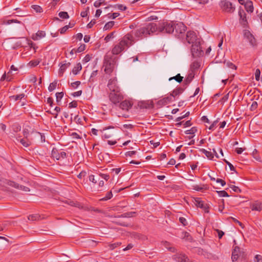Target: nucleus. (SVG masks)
Returning a JSON list of instances; mask_svg holds the SVG:
<instances>
[{"label": "nucleus", "instance_id": "nucleus-1", "mask_svg": "<svg viewBox=\"0 0 262 262\" xmlns=\"http://www.w3.org/2000/svg\"><path fill=\"white\" fill-rule=\"evenodd\" d=\"M134 42L133 35L130 34H127L121 39L118 43L114 46L112 50V54L113 55H118L133 45Z\"/></svg>", "mask_w": 262, "mask_h": 262}, {"label": "nucleus", "instance_id": "nucleus-2", "mask_svg": "<svg viewBox=\"0 0 262 262\" xmlns=\"http://www.w3.org/2000/svg\"><path fill=\"white\" fill-rule=\"evenodd\" d=\"M158 30L157 25L155 23H149L145 26L135 30V36L138 38H143L147 37L154 33H156Z\"/></svg>", "mask_w": 262, "mask_h": 262}, {"label": "nucleus", "instance_id": "nucleus-3", "mask_svg": "<svg viewBox=\"0 0 262 262\" xmlns=\"http://www.w3.org/2000/svg\"><path fill=\"white\" fill-rule=\"evenodd\" d=\"M117 58L113 55L106 54L104 58L103 67L104 72L106 74H110L114 71L116 63Z\"/></svg>", "mask_w": 262, "mask_h": 262}, {"label": "nucleus", "instance_id": "nucleus-4", "mask_svg": "<svg viewBox=\"0 0 262 262\" xmlns=\"http://www.w3.org/2000/svg\"><path fill=\"white\" fill-rule=\"evenodd\" d=\"M158 27L157 32L167 33H173L174 31V24L172 23H163L162 24L159 25Z\"/></svg>", "mask_w": 262, "mask_h": 262}, {"label": "nucleus", "instance_id": "nucleus-5", "mask_svg": "<svg viewBox=\"0 0 262 262\" xmlns=\"http://www.w3.org/2000/svg\"><path fill=\"white\" fill-rule=\"evenodd\" d=\"M191 52L193 57H198L203 56L204 52L201 47V40L192 45Z\"/></svg>", "mask_w": 262, "mask_h": 262}, {"label": "nucleus", "instance_id": "nucleus-6", "mask_svg": "<svg viewBox=\"0 0 262 262\" xmlns=\"http://www.w3.org/2000/svg\"><path fill=\"white\" fill-rule=\"evenodd\" d=\"M116 127L114 126H108L104 127L100 132L102 133V138L106 139L115 137L117 135V132L115 130L108 131L110 129H115Z\"/></svg>", "mask_w": 262, "mask_h": 262}, {"label": "nucleus", "instance_id": "nucleus-7", "mask_svg": "<svg viewBox=\"0 0 262 262\" xmlns=\"http://www.w3.org/2000/svg\"><path fill=\"white\" fill-rule=\"evenodd\" d=\"M220 5L223 11L232 13L235 10V7L232 6V3L226 0L221 1Z\"/></svg>", "mask_w": 262, "mask_h": 262}, {"label": "nucleus", "instance_id": "nucleus-8", "mask_svg": "<svg viewBox=\"0 0 262 262\" xmlns=\"http://www.w3.org/2000/svg\"><path fill=\"white\" fill-rule=\"evenodd\" d=\"M51 157L57 160H61L67 158V154L65 151L59 150L54 147L51 152Z\"/></svg>", "mask_w": 262, "mask_h": 262}, {"label": "nucleus", "instance_id": "nucleus-9", "mask_svg": "<svg viewBox=\"0 0 262 262\" xmlns=\"http://www.w3.org/2000/svg\"><path fill=\"white\" fill-rule=\"evenodd\" d=\"M109 97L111 102L115 104L120 103L123 99L120 91L119 92H112L109 95Z\"/></svg>", "mask_w": 262, "mask_h": 262}, {"label": "nucleus", "instance_id": "nucleus-10", "mask_svg": "<svg viewBox=\"0 0 262 262\" xmlns=\"http://www.w3.org/2000/svg\"><path fill=\"white\" fill-rule=\"evenodd\" d=\"M172 259L177 262H192L188 256L183 253H177L172 256Z\"/></svg>", "mask_w": 262, "mask_h": 262}, {"label": "nucleus", "instance_id": "nucleus-11", "mask_svg": "<svg viewBox=\"0 0 262 262\" xmlns=\"http://www.w3.org/2000/svg\"><path fill=\"white\" fill-rule=\"evenodd\" d=\"M186 39L189 44H194L196 41H200L201 39L197 37L196 33L194 31H188L186 34Z\"/></svg>", "mask_w": 262, "mask_h": 262}, {"label": "nucleus", "instance_id": "nucleus-12", "mask_svg": "<svg viewBox=\"0 0 262 262\" xmlns=\"http://www.w3.org/2000/svg\"><path fill=\"white\" fill-rule=\"evenodd\" d=\"M238 15L239 16V23L243 27H246L248 25L246 13L241 7H239L238 10Z\"/></svg>", "mask_w": 262, "mask_h": 262}, {"label": "nucleus", "instance_id": "nucleus-13", "mask_svg": "<svg viewBox=\"0 0 262 262\" xmlns=\"http://www.w3.org/2000/svg\"><path fill=\"white\" fill-rule=\"evenodd\" d=\"M174 31L173 34L175 36H179V35L184 33L186 30V26L182 23L174 24Z\"/></svg>", "mask_w": 262, "mask_h": 262}, {"label": "nucleus", "instance_id": "nucleus-14", "mask_svg": "<svg viewBox=\"0 0 262 262\" xmlns=\"http://www.w3.org/2000/svg\"><path fill=\"white\" fill-rule=\"evenodd\" d=\"M117 80L116 77L111 78L109 80L107 86L110 90L112 92H119L120 91L119 87L117 84Z\"/></svg>", "mask_w": 262, "mask_h": 262}, {"label": "nucleus", "instance_id": "nucleus-15", "mask_svg": "<svg viewBox=\"0 0 262 262\" xmlns=\"http://www.w3.org/2000/svg\"><path fill=\"white\" fill-rule=\"evenodd\" d=\"M133 102L128 100H125L120 102L119 104V107L125 111H128L133 106Z\"/></svg>", "mask_w": 262, "mask_h": 262}, {"label": "nucleus", "instance_id": "nucleus-16", "mask_svg": "<svg viewBox=\"0 0 262 262\" xmlns=\"http://www.w3.org/2000/svg\"><path fill=\"white\" fill-rule=\"evenodd\" d=\"M173 101H174V99H173L172 98V96L170 95L169 96L165 97L158 101V102H157V105H158L159 107H162Z\"/></svg>", "mask_w": 262, "mask_h": 262}, {"label": "nucleus", "instance_id": "nucleus-17", "mask_svg": "<svg viewBox=\"0 0 262 262\" xmlns=\"http://www.w3.org/2000/svg\"><path fill=\"white\" fill-rule=\"evenodd\" d=\"M185 89L186 88L185 86H178L172 91V93L170 94V96H172V98L174 99V100L175 98L181 94Z\"/></svg>", "mask_w": 262, "mask_h": 262}, {"label": "nucleus", "instance_id": "nucleus-18", "mask_svg": "<svg viewBox=\"0 0 262 262\" xmlns=\"http://www.w3.org/2000/svg\"><path fill=\"white\" fill-rule=\"evenodd\" d=\"M244 36L246 37L249 40L250 43L252 46H254L256 43L255 39L253 35L250 33V31L246 30L244 33Z\"/></svg>", "mask_w": 262, "mask_h": 262}, {"label": "nucleus", "instance_id": "nucleus-19", "mask_svg": "<svg viewBox=\"0 0 262 262\" xmlns=\"http://www.w3.org/2000/svg\"><path fill=\"white\" fill-rule=\"evenodd\" d=\"M194 73H193V72H191L185 78V79L184 80L183 82V86H185L186 88L187 86L189 85V84L191 82L192 79L194 78Z\"/></svg>", "mask_w": 262, "mask_h": 262}, {"label": "nucleus", "instance_id": "nucleus-20", "mask_svg": "<svg viewBox=\"0 0 262 262\" xmlns=\"http://www.w3.org/2000/svg\"><path fill=\"white\" fill-rule=\"evenodd\" d=\"M71 65V63L70 62H65L63 63H61V66L60 67L58 74L60 76H62L66 70V69L69 67Z\"/></svg>", "mask_w": 262, "mask_h": 262}, {"label": "nucleus", "instance_id": "nucleus-21", "mask_svg": "<svg viewBox=\"0 0 262 262\" xmlns=\"http://www.w3.org/2000/svg\"><path fill=\"white\" fill-rule=\"evenodd\" d=\"M245 8L248 12L252 13L253 11V3L251 1L247 0L245 5Z\"/></svg>", "mask_w": 262, "mask_h": 262}, {"label": "nucleus", "instance_id": "nucleus-22", "mask_svg": "<svg viewBox=\"0 0 262 262\" xmlns=\"http://www.w3.org/2000/svg\"><path fill=\"white\" fill-rule=\"evenodd\" d=\"M46 36V33L43 31H38L35 35H33L32 39L34 40H38Z\"/></svg>", "mask_w": 262, "mask_h": 262}, {"label": "nucleus", "instance_id": "nucleus-23", "mask_svg": "<svg viewBox=\"0 0 262 262\" xmlns=\"http://www.w3.org/2000/svg\"><path fill=\"white\" fill-rule=\"evenodd\" d=\"M196 205L198 207H200L201 208L204 209L205 210V212H208V210H207V207H206V205L204 204V202L200 200V199L198 198L195 200Z\"/></svg>", "mask_w": 262, "mask_h": 262}, {"label": "nucleus", "instance_id": "nucleus-24", "mask_svg": "<svg viewBox=\"0 0 262 262\" xmlns=\"http://www.w3.org/2000/svg\"><path fill=\"white\" fill-rule=\"evenodd\" d=\"M252 210L260 211L262 210V203L257 202L253 203L251 206Z\"/></svg>", "mask_w": 262, "mask_h": 262}, {"label": "nucleus", "instance_id": "nucleus-25", "mask_svg": "<svg viewBox=\"0 0 262 262\" xmlns=\"http://www.w3.org/2000/svg\"><path fill=\"white\" fill-rule=\"evenodd\" d=\"M191 188L198 191H202L204 189H206L207 187H206V185L201 184L200 185H193L191 186Z\"/></svg>", "mask_w": 262, "mask_h": 262}, {"label": "nucleus", "instance_id": "nucleus-26", "mask_svg": "<svg viewBox=\"0 0 262 262\" xmlns=\"http://www.w3.org/2000/svg\"><path fill=\"white\" fill-rule=\"evenodd\" d=\"M200 67V63L197 61H194L190 65V69L191 72L194 73L195 70H198Z\"/></svg>", "mask_w": 262, "mask_h": 262}, {"label": "nucleus", "instance_id": "nucleus-27", "mask_svg": "<svg viewBox=\"0 0 262 262\" xmlns=\"http://www.w3.org/2000/svg\"><path fill=\"white\" fill-rule=\"evenodd\" d=\"M163 246L166 248H167L169 251L171 252H176V249L173 247H171V244L168 242H164L163 243Z\"/></svg>", "mask_w": 262, "mask_h": 262}, {"label": "nucleus", "instance_id": "nucleus-28", "mask_svg": "<svg viewBox=\"0 0 262 262\" xmlns=\"http://www.w3.org/2000/svg\"><path fill=\"white\" fill-rule=\"evenodd\" d=\"M200 151L204 154L205 155V156L208 158L209 160H212L214 156L213 154L209 151H207V150L205 149H201Z\"/></svg>", "mask_w": 262, "mask_h": 262}, {"label": "nucleus", "instance_id": "nucleus-29", "mask_svg": "<svg viewBox=\"0 0 262 262\" xmlns=\"http://www.w3.org/2000/svg\"><path fill=\"white\" fill-rule=\"evenodd\" d=\"M25 95L24 93L20 94L17 95H13L10 97L11 100H13L15 101H16L18 100H21L25 97Z\"/></svg>", "mask_w": 262, "mask_h": 262}, {"label": "nucleus", "instance_id": "nucleus-30", "mask_svg": "<svg viewBox=\"0 0 262 262\" xmlns=\"http://www.w3.org/2000/svg\"><path fill=\"white\" fill-rule=\"evenodd\" d=\"M173 79L179 83H181L183 81V77L181 76L180 74H178L176 76L169 78V81H171Z\"/></svg>", "mask_w": 262, "mask_h": 262}, {"label": "nucleus", "instance_id": "nucleus-31", "mask_svg": "<svg viewBox=\"0 0 262 262\" xmlns=\"http://www.w3.org/2000/svg\"><path fill=\"white\" fill-rule=\"evenodd\" d=\"M82 69V66L80 63H77L72 70L73 74L77 75L78 72Z\"/></svg>", "mask_w": 262, "mask_h": 262}, {"label": "nucleus", "instance_id": "nucleus-32", "mask_svg": "<svg viewBox=\"0 0 262 262\" xmlns=\"http://www.w3.org/2000/svg\"><path fill=\"white\" fill-rule=\"evenodd\" d=\"M19 142L25 147H28L31 144V141L27 138H23V139H21L19 140Z\"/></svg>", "mask_w": 262, "mask_h": 262}, {"label": "nucleus", "instance_id": "nucleus-33", "mask_svg": "<svg viewBox=\"0 0 262 262\" xmlns=\"http://www.w3.org/2000/svg\"><path fill=\"white\" fill-rule=\"evenodd\" d=\"M115 25V22L114 21H110L107 22L105 25H104L103 27V29L104 30H107L108 29H110L112 28L114 25Z\"/></svg>", "mask_w": 262, "mask_h": 262}, {"label": "nucleus", "instance_id": "nucleus-34", "mask_svg": "<svg viewBox=\"0 0 262 262\" xmlns=\"http://www.w3.org/2000/svg\"><path fill=\"white\" fill-rule=\"evenodd\" d=\"M112 197H113L112 192V191H110L107 192L105 196H104V198L100 199V201H107V200H108L111 199Z\"/></svg>", "mask_w": 262, "mask_h": 262}, {"label": "nucleus", "instance_id": "nucleus-35", "mask_svg": "<svg viewBox=\"0 0 262 262\" xmlns=\"http://www.w3.org/2000/svg\"><path fill=\"white\" fill-rule=\"evenodd\" d=\"M105 0H97L95 1L94 4V6L96 8H98L100 7L102 5H105Z\"/></svg>", "mask_w": 262, "mask_h": 262}, {"label": "nucleus", "instance_id": "nucleus-36", "mask_svg": "<svg viewBox=\"0 0 262 262\" xmlns=\"http://www.w3.org/2000/svg\"><path fill=\"white\" fill-rule=\"evenodd\" d=\"M197 131L198 129L196 127H192L190 129L185 131V133L187 135H194Z\"/></svg>", "mask_w": 262, "mask_h": 262}, {"label": "nucleus", "instance_id": "nucleus-37", "mask_svg": "<svg viewBox=\"0 0 262 262\" xmlns=\"http://www.w3.org/2000/svg\"><path fill=\"white\" fill-rule=\"evenodd\" d=\"M115 33V32H112L109 34H108L104 38V40L105 42H108L110 41L111 39H113L114 37V34Z\"/></svg>", "mask_w": 262, "mask_h": 262}, {"label": "nucleus", "instance_id": "nucleus-38", "mask_svg": "<svg viewBox=\"0 0 262 262\" xmlns=\"http://www.w3.org/2000/svg\"><path fill=\"white\" fill-rule=\"evenodd\" d=\"M58 16L62 19H68L69 18V15L67 12L61 11L58 14Z\"/></svg>", "mask_w": 262, "mask_h": 262}, {"label": "nucleus", "instance_id": "nucleus-39", "mask_svg": "<svg viewBox=\"0 0 262 262\" xmlns=\"http://www.w3.org/2000/svg\"><path fill=\"white\" fill-rule=\"evenodd\" d=\"M40 216L38 214H32L28 216V219L30 221H37L39 219Z\"/></svg>", "mask_w": 262, "mask_h": 262}, {"label": "nucleus", "instance_id": "nucleus-40", "mask_svg": "<svg viewBox=\"0 0 262 262\" xmlns=\"http://www.w3.org/2000/svg\"><path fill=\"white\" fill-rule=\"evenodd\" d=\"M31 7L32 9L37 13H40L42 12V9L40 6L32 5Z\"/></svg>", "mask_w": 262, "mask_h": 262}, {"label": "nucleus", "instance_id": "nucleus-41", "mask_svg": "<svg viewBox=\"0 0 262 262\" xmlns=\"http://www.w3.org/2000/svg\"><path fill=\"white\" fill-rule=\"evenodd\" d=\"M57 86V81H54L53 82L51 83L48 87V90L50 92L53 91L55 90Z\"/></svg>", "mask_w": 262, "mask_h": 262}, {"label": "nucleus", "instance_id": "nucleus-42", "mask_svg": "<svg viewBox=\"0 0 262 262\" xmlns=\"http://www.w3.org/2000/svg\"><path fill=\"white\" fill-rule=\"evenodd\" d=\"M63 92H58L56 94V101L57 102H59L61 101V99L63 97Z\"/></svg>", "mask_w": 262, "mask_h": 262}, {"label": "nucleus", "instance_id": "nucleus-43", "mask_svg": "<svg viewBox=\"0 0 262 262\" xmlns=\"http://www.w3.org/2000/svg\"><path fill=\"white\" fill-rule=\"evenodd\" d=\"M219 195L221 197H228L229 195L225 190H221L217 191Z\"/></svg>", "mask_w": 262, "mask_h": 262}, {"label": "nucleus", "instance_id": "nucleus-44", "mask_svg": "<svg viewBox=\"0 0 262 262\" xmlns=\"http://www.w3.org/2000/svg\"><path fill=\"white\" fill-rule=\"evenodd\" d=\"M121 244V243H120V242H117V243H115L111 244H110L108 245V246H109L110 249L113 250L115 248H116V247L120 246Z\"/></svg>", "mask_w": 262, "mask_h": 262}, {"label": "nucleus", "instance_id": "nucleus-45", "mask_svg": "<svg viewBox=\"0 0 262 262\" xmlns=\"http://www.w3.org/2000/svg\"><path fill=\"white\" fill-rule=\"evenodd\" d=\"M179 221L184 226H185L188 224L186 219L184 217H180Z\"/></svg>", "mask_w": 262, "mask_h": 262}, {"label": "nucleus", "instance_id": "nucleus-46", "mask_svg": "<svg viewBox=\"0 0 262 262\" xmlns=\"http://www.w3.org/2000/svg\"><path fill=\"white\" fill-rule=\"evenodd\" d=\"M252 155L253 156V158L255 159L257 161H260V158L259 156V155L257 154V150L256 149H254V151L252 152Z\"/></svg>", "mask_w": 262, "mask_h": 262}, {"label": "nucleus", "instance_id": "nucleus-47", "mask_svg": "<svg viewBox=\"0 0 262 262\" xmlns=\"http://www.w3.org/2000/svg\"><path fill=\"white\" fill-rule=\"evenodd\" d=\"M182 233H183V234L184 235V236L183 237L184 238H185L187 241H191L192 240V237L191 236V235L189 234V233H188L187 232H183Z\"/></svg>", "mask_w": 262, "mask_h": 262}, {"label": "nucleus", "instance_id": "nucleus-48", "mask_svg": "<svg viewBox=\"0 0 262 262\" xmlns=\"http://www.w3.org/2000/svg\"><path fill=\"white\" fill-rule=\"evenodd\" d=\"M260 71L259 69H257L255 71V76L256 81H259L260 79Z\"/></svg>", "mask_w": 262, "mask_h": 262}, {"label": "nucleus", "instance_id": "nucleus-49", "mask_svg": "<svg viewBox=\"0 0 262 262\" xmlns=\"http://www.w3.org/2000/svg\"><path fill=\"white\" fill-rule=\"evenodd\" d=\"M119 15H120V14L119 13H108L107 15H108V18H110L115 19L117 17H118Z\"/></svg>", "mask_w": 262, "mask_h": 262}, {"label": "nucleus", "instance_id": "nucleus-50", "mask_svg": "<svg viewBox=\"0 0 262 262\" xmlns=\"http://www.w3.org/2000/svg\"><path fill=\"white\" fill-rule=\"evenodd\" d=\"M13 23L20 24V21L17 19H9L6 21L5 24L7 25H10Z\"/></svg>", "mask_w": 262, "mask_h": 262}, {"label": "nucleus", "instance_id": "nucleus-51", "mask_svg": "<svg viewBox=\"0 0 262 262\" xmlns=\"http://www.w3.org/2000/svg\"><path fill=\"white\" fill-rule=\"evenodd\" d=\"M219 119H217V120H216L215 121H214L211 124V125L209 127V129L210 130H214L216 125V124L218 123L219 122Z\"/></svg>", "mask_w": 262, "mask_h": 262}, {"label": "nucleus", "instance_id": "nucleus-52", "mask_svg": "<svg viewBox=\"0 0 262 262\" xmlns=\"http://www.w3.org/2000/svg\"><path fill=\"white\" fill-rule=\"evenodd\" d=\"M224 161L228 165V166L230 168V170L235 171V167L233 166V165L231 163H230L229 161H228L226 160H224Z\"/></svg>", "mask_w": 262, "mask_h": 262}, {"label": "nucleus", "instance_id": "nucleus-53", "mask_svg": "<svg viewBox=\"0 0 262 262\" xmlns=\"http://www.w3.org/2000/svg\"><path fill=\"white\" fill-rule=\"evenodd\" d=\"M12 128L14 132H17L20 130L21 127L19 124H15L12 125Z\"/></svg>", "mask_w": 262, "mask_h": 262}, {"label": "nucleus", "instance_id": "nucleus-54", "mask_svg": "<svg viewBox=\"0 0 262 262\" xmlns=\"http://www.w3.org/2000/svg\"><path fill=\"white\" fill-rule=\"evenodd\" d=\"M85 45L84 44L81 45L78 48L76 49V51L78 53H80L83 51L85 50Z\"/></svg>", "mask_w": 262, "mask_h": 262}, {"label": "nucleus", "instance_id": "nucleus-55", "mask_svg": "<svg viewBox=\"0 0 262 262\" xmlns=\"http://www.w3.org/2000/svg\"><path fill=\"white\" fill-rule=\"evenodd\" d=\"M77 106V102L76 101H73L70 102L69 104V108H71L73 107H76Z\"/></svg>", "mask_w": 262, "mask_h": 262}, {"label": "nucleus", "instance_id": "nucleus-56", "mask_svg": "<svg viewBox=\"0 0 262 262\" xmlns=\"http://www.w3.org/2000/svg\"><path fill=\"white\" fill-rule=\"evenodd\" d=\"M257 106H258V104H257V102L254 101L252 103V105L250 107V110L251 111H254L257 108Z\"/></svg>", "mask_w": 262, "mask_h": 262}, {"label": "nucleus", "instance_id": "nucleus-57", "mask_svg": "<svg viewBox=\"0 0 262 262\" xmlns=\"http://www.w3.org/2000/svg\"><path fill=\"white\" fill-rule=\"evenodd\" d=\"M99 176L103 179H104L106 181H107L110 179V176L108 174H105V173H99Z\"/></svg>", "mask_w": 262, "mask_h": 262}, {"label": "nucleus", "instance_id": "nucleus-58", "mask_svg": "<svg viewBox=\"0 0 262 262\" xmlns=\"http://www.w3.org/2000/svg\"><path fill=\"white\" fill-rule=\"evenodd\" d=\"M255 262H262V256L260 255H256L254 259Z\"/></svg>", "mask_w": 262, "mask_h": 262}, {"label": "nucleus", "instance_id": "nucleus-59", "mask_svg": "<svg viewBox=\"0 0 262 262\" xmlns=\"http://www.w3.org/2000/svg\"><path fill=\"white\" fill-rule=\"evenodd\" d=\"M69 28V26L66 25L60 29V33L61 34H64L67 30Z\"/></svg>", "mask_w": 262, "mask_h": 262}, {"label": "nucleus", "instance_id": "nucleus-60", "mask_svg": "<svg viewBox=\"0 0 262 262\" xmlns=\"http://www.w3.org/2000/svg\"><path fill=\"white\" fill-rule=\"evenodd\" d=\"M80 83H81L80 81H75V82L71 83V85L72 87L75 89V88H77L80 84Z\"/></svg>", "mask_w": 262, "mask_h": 262}, {"label": "nucleus", "instance_id": "nucleus-61", "mask_svg": "<svg viewBox=\"0 0 262 262\" xmlns=\"http://www.w3.org/2000/svg\"><path fill=\"white\" fill-rule=\"evenodd\" d=\"M230 188L234 192H240L241 191V189L237 186H234V185H232V186H230Z\"/></svg>", "mask_w": 262, "mask_h": 262}, {"label": "nucleus", "instance_id": "nucleus-62", "mask_svg": "<svg viewBox=\"0 0 262 262\" xmlns=\"http://www.w3.org/2000/svg\"><path fill=\"white\" fill-rule=\"evenodd\" d=\"M226 66L228 68H229L230 69H236L235 66L233 63H232L231 62H229V61L227 62Z\"/></svg>", "mask_w": 262, "mask_h": 262}, {"label": "nucleus", "instance_id": "nucleus-63", "mask_svg": "<svg viewBox=\"0 0 262 262\" xmlns=\"http://www.w3.org/2000/svg\"><path fill=\"white\" fill-rule=\"evenodd\" d=\"M216 231L217 232L218 237L219 238V239L222 238L223 236L224 235V232L223 231L220 230L219 229H216Z\"/></svg>", "mask_w": 262, "mask_h": 262}, {"label": "nucleus", "instance_id": "nucleus-64", "mask_svg": "<svg viewBox=\"0 0 262 262\" xmlns=\"http://www.w3.org/2000/svg\"><path fill=\"white\" fill-rule=\"evenodd\" d=\"M95 23L96 20H92L87 25V27L89 29L92 28L93 27V26L95 24Z\"/></svg>", "mask_w": 262, "mask_h": 262}]
</instances>
